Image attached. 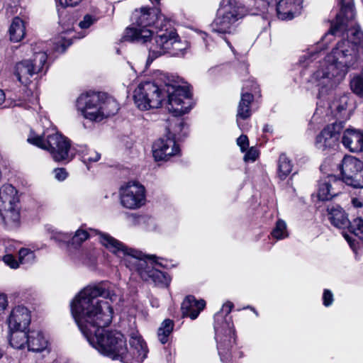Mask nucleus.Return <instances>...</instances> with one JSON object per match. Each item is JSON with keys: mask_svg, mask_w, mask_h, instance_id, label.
<instances>
[{"mask_svg": "<svg viewBox=\"0 0 363 363\" xmlns=\"http://www.w3.org/2000/svg\"><path fill=\"white\" fill-rule=\"evenodd\" d=\"M116 294L106 284L88 286L72 300L71 313L80 331L90 345L104 356L123 362L126 340L118 331H105L113 318L110 302Z\"/></svg>", "mask_w": 363, "mask_h": 363, "instance_id": "nucleus-1", "label": "nucleus"}, {"mask_svg": "<svg viewBox=\"0 0 363 363\" xmlns=\"http://www.w3.org/2000/svg\"><path fill=\"white\" fill-rule=\"evenodd\" d=\"M132 24L123 34V39L130 42L144 43L150 39L154 30L155 36L151 39L147 64H151L155 59L163 55L175 43L176 31L169 21L160 13L158 8L142 7L135 9L131 16Z\"/></svg>", "mask_w": 363, "mask_h": 363, "instance_id": "nucleus-2", "label": "nucleus"}, {"mask_svg": "<svg viewBox=\"0 0 363 363\" xmlns=\"http://www.w3.org/2000/svg\"><path fill=\"white\" fill-rule=\"evenodd\" d=\"M357 60V48L345 40L339 41L308 80L307 89L322 98L345 78Z\"/></svg>", "mask_w": 363, "mask_h": 363, "instance_id": "nucleus-3", "label": "nucleus"}, {"mask_svg": "<svg viewBox=\"0 0 363 363\" xmlns=\"http://www.w3.org/2000/svg\"><path fill=\"white\" fill-rule=\"evenodd\" d=\"M136 106L142 111L159 108L167 97V108L172 116H182L192 108L191 93L185 82L168 80L162 86L152 82L139 84L133 91Z\"/></svg>", "mask_w": 363, "mask_h": 363, "instance_id": "nucleus-4", "label": "nucleus"}, {"mask_svg": "<svg viewBox=\"0 0 363 363\" xmlns=\"http://www.w3.org/2000/svg\"><path fill=\"white\" fill-rule=\"evenodd\" d=\"M99 240L110 252L121 257V263L133 273L138 274L145 281L152 282L161 287L169 286V276L157 269L153 260H147L145 255L138 250L129 248L108 233H99Z\"/></svg>", "mask_w": 363, "mask_h": 363, "instance_id": "nucleus-5", "label": "nucleus"}, {"mask_svg": "<svg viewBox=\"0 0 363 363\" xmlns=\"http://www.w3.org/2000/svg\"><path fill=\"white\" fill-rule=\"evenodd\" d=\"M233 308V303L227 302L214 316L215 339L223 363H235L243 355L236 345L234 325L229 316Z\"/></svg>", "mask_w": 363, "mask_h": 363, "instance_id": "nucleus-6", "label": "nucleus"}, {"mask_svg": "<svg viewBox=\"0 0 363 363\" xmlns=\"http://www.w3.org/2000/svg\"><path fill=\"white\" fill-rule=\"evenodd\" d=\"M340 11L336 15V18L333 23L330 31L322 38V44L332 40L333 35L343 34L347 32V37L350 44H353L357 48V45L363 48V33L355 27L354 21L355 9L354 0H338Z\"/></svg>", "mask_w": 363, "mask_h": 363, "instance_id": "nucleus-7", "label": "nucleus"}, {"mask_svg": "<svg viewBox=\"0 0 363 363\" xmlns=\"http://www.w3.org/2000/svg\"><path fill=\"white\" fill-rule=\"evenodd\" d=\"M177 116H172L168 118L167 135L157 140L152 145V155L156 161H167L180 153L176 138L180 140L185 137L188 133V125L183 118Z\"/></svg>", "mask_w": 363, "mask_h": 363, "instance_id": "nucleus-8", "label": "nucleus"}, {"mask_svg": "<svg viewBox=\"0 0 363 363\" xmlns=\"http://www.w3.org/2000/svg\"><path fill=\"white\" fill-rule=\"evenodd\" d=\"M254 0H228L217 11L211 23L212 30L218 33H229L239 19L251 11Z\"/></svg>", "mask_w": 363, "mask_h": 363, "instance_id": "nucleus-9", "label": "nucleus"}, {"mask_svg": "<svg viewBox=\"0 0 363 363\" xmlns=\"http://www.w3.org/2000/svg\"><path fill=\"white\" fill-rule=\"evenodd\" d=\"M28 142L42 149L48 150L53 160L56 162H68L72 160L76 154V150L71 147L70 141L62 135L55 133L44 136H30Z\"/></svg>", "mask_w": 363, "mask_h": 363, "instance_id": "nucleus-10", "label": "nucleus"}, {"mask_svg": "<svg viewBox=\"0 0 363 363\" xmlns=\"http://www.w3.org/2000/svg\"><path fill=\"white\" fill-rule=\"evenodd\" d=\"M41 45L32 48L33 58L17 62L13 67L12 74L22 85L27 86L37 79L38 74L44 71L47 61V53L40 50Z\"/></svg>", "mask_w": 363, "mask_h": 363, "instance_id": "nucleus-11", "label": "nucleus"}, {"mask_svg": "<svg viewBox=\"0 0 363 363\" xmlns=\"http://www.w3.org/2000/svg\"><path fill=\"white\" fill-rule=\"evenodd\" d=\"M21 206L16 189L11 184L0 188V217L9 230L21 225Z\"/></svg>", "mask_w": 363, "mask_h": 363, "instance_id": "nucleus-12", "label": "nucleus"}, {"mask_svg": "<svg viewBox=\"0 0 363 363\" xmlns=\"http://www.w3.org/2000/svg\"><path fill=\"white\" fill-rule=\"evenodd\" d=\"M121 205L128 209L135 210L146 203V191L143 185L136 182H130L120 189Z\"/></svg>", "mask_w": 363, "mask_h": 363, "instance_id": "nucleus-13", "label": "nucleus"}, {"mask_svg": "<svg viewBox=\"0 0 363 363\" xmlns=\"http://www.w3.org/2000/svg\"><path fill=\"white\" fill-rule=\"evenodd\" d=\"M101 93L87 92L81 94L77 100V109L84 117L92 121H100L103 119L101 110Z\"/></svg>", "mask_w": 363, "mask_h": 363, "instance_id": "nucleus-14", "label": "nucleus"}, {"mask_svg": "<svg viewBox=\"0 0 363 363\" xmlns=\"http://www.w3.org/2000/svg\"><path fill=\"white\" fill-rule=\"evenodd\" d=\"M344 128L342 121H335L326 125L315 137V146L323 152L335 149L338 145L340 133Z\"/></svg>", "mask_w": 363, "mask_h": 363, "instance_id": "nucleus-15", "label": "nucleus"}, {"mask_svg": "<svg viewBox=\"0 0 363 363\" xmlns=\"http://www.w3.org/2000/svg\"><path fill=\"white\" fill-rule=\"evenodd\" d=\"M129 343L130 349L124 354L123 362L129 363L131 361L142 362L147 356L148 349L146 342L138 331H133L130 334Z\"/></svg>", "mask_w": 363, "mask_h": 363, "instance_id": "nucleus-16", "label": "nucleus"}, {"mask_svg": "<svg viewBox=\"0 0 363 363\" xmlns=\"http://www.w3.org/2000/svg\"><path fill=\"white\" fill-rule=\"evenodd\" d=\"M59 23L61 30L56 41L52 43L55 45L53 49L55 52H63L66 48L72 43L74 38L79 39L83 38L85 35L76 36L73 27L74 20L71 18H68L67 21H64V19L60 16Z\"/></svg>", "mask_w": 363, "mask_h": 363, "instance_id": "nucleus-17", "label": "nucleus"}, {"mask_svg": "<svg viewBox=\"0 0 363 363\" xmlns=\"http://www.w3.org/2000/svg\"><path fill=\"white\" fill-rule=\"evenodd\" d=\"M342 182L334 175H328L320 181L318 197L320 200L328 201L341 193Z\"/></svg>", "mask_w": 363, "mask_h": 363, "instance_id": "nucleus-18", "label": "nucleus"}, {"mask_svg": "<svg viewBox=\"0 0 363 363\" xmlns=\"http://www.w3.org/2000/svg\"><path fill=\"white\" fill-rule=\"evenodd\" d=\"M10 330H26L30 323L28 309L22 306L14 307L7 320Z\"/></svg>", "mask_w": 363, "mask_h": 363, "instance_id": "nucleus-19", "label": "nucleus"}, {"mask_svg": "<svg viewBox=\"0 0 363 363\" xmlns=\"http://www.w3.org/2000/svg\"><path fill=\"white\" fill-rule=\"evenodd\" d=\"M303 0H280L277 5V14L281 20H291L299 15Z\"/></svg>", "mask_w": 363, "mask_h": 363, "instance_id": "nucleus-20", "label": "nucleus"}, {"mask_svg": "<svg viewBox=\"0 0 363 363\" xmlns=\"http://www.w3.org/2000/svg\"><path fill=\"white\" fill-rule=\"evenodd\" d=\"M342 143L350 152H363V131L354 128L346 129L343 133Z\"/></svg>", "mask_w": 363, "mask_h": 363, "instance_id": "nucleus-21", "label": "nucleus"}, {"mask_svg": "<svg viewBox=\"0 0 363 363\" xmlns=\"http://www.w3.org/2000/svg\"><path fill=\"white\" fill-rule=\"evenodd\" d=\"M206 303L203 300L197 301L194 296H188L182 303V315L194 320L203 309Z\"/></svg>", "mask_w": 363, "mask_h": 363, "instance_id": "nucleus-22", "label": "nucleus"}, {"mask_svg": "<svg viewBox=\"0 0 363 363\" xmlns=\"http://www.w3.org/2000/svg\"><path fill=\"white\" fill-rule=\"evenodd\" d=\"M340 168L342 177L341 181L343 183L350 177H352L355 172L363 168V162L353 156L346 155L342 159Z\"/></svg>", "mask_w": 363, "mask_h": 363, "instance_id": "nucleus-23", "label": "nucleus"}, {"mask_svg": "<svg viewBox=\"0 0 363 363\" xmlns=\"http://www.w3.org/2000/svg\"><path fill=\"white\" fill-rule=\"evenodd\" d=\"M254 100V96L250 92H241V97L239 101L236 121L238 127L242 129L240 119L245 120L250 117L251 113V104Z\"/></svg>", "mask_w": 363, "mask_h": 363, "instance_id": "nucleus-24", "label": "nucleus"}, {"mask_svg": "<svg viewBox=\"0 0 363 363\" xmlns=\"http://www.w3.org/2000/svg\"><path fill=\"white\" fill-rule=\"evenodd\" d=\"M48 340L40 330L28 331V350L41 352L47 349Z\"/></svg>", "mask_w": 363, "mask_h": 363, "instance_id": "nucleus-25", "label": "nucleus"}, {"mask_svg": "<svg viewBox=\"0 0 363 363\" xmlns=\"http://www.w3.org/2000/svg\"><path fill=\"white\" fill-rule=\"evenodd\" d=\"M327 211L328 219L334 226L345 229L349 225L350 220L340 206L332 205L328 207Z\"/></svg>", "mask_w": 363, "mask_h": 363, "instance_id": "nucleus-26", "label": "nucleus"}, {"mask_svg": "<svg viewBox=\"0 0 363 363\" xmlns=\"http://www.w3.org/2000/svg\"><path fill=\"white\" fill-rule=\"evenodd\" d=\"M347 228L349 229V231L352 234V235H350L345 233H343V236L350 247L354 250L355 239L353 238V236L357 237L363 241V219L360 218L354 219L352 222H350V224Z\"/></svg>", "mask_w": 363, "mask_h": 363, "instance_id": "nucleus-27", "label": "nucleus"}, {"mask_svg": "<svg viewBox=\"0 0 363 363\" xmlns=\"http://www.w3.org/2000/svg\"><path fill=\"white\" fill-rule=\"evenodd\" d=\"M10 40L18 43L22 40L26 35V23L19 17H15L10 26Z\"/></svg>", "mask_w": 363, "mask_h": 363, "instance_id": "nucleus-28", "label": "nucleus"}, {"mask_svg": "<svg viewBox=\"0 0 363 363\" xmlns=\"http://www.w3.org/2000/svg\"><path fill=\"white\" fill-rule=\"evenodd\" d=\"M9 343L15 349L28 348V333L25 330H10Z\"/></svg>", "mask_w": 363, "mask_h": 363, "instance_id": "nucleus-29", "label": "nucleus"}, {"mask_svg": "<svg viewBox=\"0 0 363 363\" xmlns=\"http://www.w3.org/2000/svg\"><path fill=\"white\" fill-rule=\"evenodd\" d=\"M294 164L292 161L284 153L281 154L277 161V177L285 180L291 173Z\"/></svg>", "mask_w": 363, "mask_h": 363, "instance_id": "nucleus-30", "label": "nucleus"}, {"mask_svg": "<svg viewBox=\"0 0 363 363\" xmlns=\"http://www.w3.org/2000/svg\"><path fill=\"white\" fill-rule=\"evenodd\" d=\"M101 95L104 96L101 97V110L103 113V118L115 115L119 109L117 101L113 97L108 96L106 94L101 93Z\"/></svg>", "mask_w": 363, "mask_h": 363, "instance_id": "nucleus-31", "label": "nucleus"}, {"mask_svg": "<svg viewBox=\"0 0 363 363\" xmlns=\"http://www.w3.org/2000/svg\"><path fill=\"white\" fill-rule=\"evenodd\" d=\"M174 322L170 319H165L160 325L157 330V337L162 344H165L169 340V337L174 329Z\"/></svg>", "mask_w": 363, "mask_h": 363, "instance_id": "nucleus-32", "label": "nucleus"}, {"mask_svg": "<svg viewBox=\"0 0 363 363\" xmlns=\"http://www.w3.org/2000/svg\"><path fill=\"white\" fill-rule=\"evenodd\" d=\"M271 235L277 240H284L289 235L287 225L282 219H279L275 223V226L271 232Z\"/></svg>", "mask_w": 363, "mask_h": 363, "instance_id": "nucleus-33", "label": "nucleus"}, {"mask_svg": "<svg viewBox=\"0 0 363 363\" xmlns=\"http://www.w3.org/2000/svg\"><path fill=\"white\" fill-rule=\"evenodd\" d=\"M345 110V105L340 104L338 101H333L329 104L328 111L325 113V122H330L333 117L337 119L340 118L342 116V112Z\"/></svg>", "mask_w": 363, "mask_h": 363, "instance_id": "nucleus-34", "label": "nucleus"}, {"mask_svg": "<svg viewBox=\"0 0 363 363\" xmlns=\"http://www.w3.org/2000/svg\"><path fill=\"white\" fill-rule=\"evenodd\" d=\"M18 259L20 264H33L36 259V256L32 250L27 247H20L18 250Z\"/></svg>", "mask_w": 363, "mask_h": 363, "instance_id": "nucleus-35", "label": "nucleus"}, {"mask_svg": "<svg viewBox=\"0 0 363 363\" xmlns=\"http://www.w3.org/2000/svg\"><path fill=\"white\" fill-rule=\"evenodd\" d=\"M176 40L175 43L168 49L167 52H165L163 55L166 53H171L172 55L182 57L184 55V50L187 48V45L186 42L182 43L179 40V36L176 33Z\"/></svg>", "mask_w": 363, "mask_h": 363, "instance_id": "nucleus-36", "label": "nucleus"}, {"mask_svg": "<svg viewBox=\"0 0 363 363\" xmlns=\"http://www.w3.org/2000/svg\"><path fill=\"white\" fill-rule=\"evenodd\" d=\"M320 52L318 51V48H311L309 52L303 55L299 60V63L303 67H306L310 62L320 57Z\"/></svg>", "mask_w": 363, "mask_h": 363, "instance_id": "nucleus-37", "label": "nucleus"}, {"mask_svg": "<svg viewBox=\"0 0 363 363\" xmlns=\"http://www.w3.org/2000/svg\"><path fill=\"white\" fill-rule=\"evenodd\" d=\"M89 238V232L82 228H79L73 235H71V245L79 246L83 242Z\"/></svg>", "mask_w": 363, "mask_h": 363, "instance_id": "nucleus-38", "label": "nucleus"}, {"mask_svg": "<svg viewBox=\"0 0 363 363\" xmlns=\"http://www.w3.org/2000/svg\"><path fill=\"white\" fill-rule=\"evenodd\" d=\"M346 184L350 185L354 188L362 189L363 188V168H361L358 172H355L352 177H350L348 180L345 182Z\"/></svg>", "mask_w": 363, "mask_h": 363, "instance_id": "nucleus-39", "label": "nucleus"}, {"mask_svg": "<svg viewBox=\"0 0 363 363\" xmlns=\"http://www.w3.org/2000/svg\"><path fill=\"white\" fill-rule=\"evenodd\" d=\"M101 155L94 150L88 149L82 152V161L86 166L99 161Z\"/></svg>", "mask_w": 363, "mask_h": 363, "instance_id": "nucleus-40", "label": "nucleus"}, {"mask_svg": "<svg viewBox=\"0 0 363 363\" xmlns=\"http://www.w3.org/2000/svg\"><path fill=\"white\" fill-rule=\"evenodd\" d=\"M2 245L4 248L5 254H14L18 252L20 247V242L14 240H4Z\"/></svg>", "mask_w": 363, "mask_h": 363, "instance_id": "nucleus-41", "label": "nucleus"}, {"mask_svg": "<svg viewBox=\"0 0 363 363\" xmlns=\"http://www.w3.org/2000/svg\"><path fill=\"white\" fill-rule=\"evenodd\" d=\"M2 261L12 269H17L21 266L18 259H16L13 254H5L2 256Z\"/></svg>", "mask_w": 363, "mask_h": 363, "instance_id": "nucleus-42", "label": "nucleus"}, {"mask_svg": "<svg viewBox=\"0 0 363 363\" xmlns=\"http://www.w3.org/2000/svg\"><path fill=\"white\" fill-rule=\"evenodd\" d=\"M71 235L67 233L55 231L52 233L51 239L58 242L71 244Z\"/></svg>", "mask_w": 363, "mask_h": 363, "instance_id": "nucleus-43", "label": "nucleus"}, {"mask_svg": "<svg viewBox=\"0 0 363 363\" xmlns=\"http://www.w3.org/2000/svg\"><path fill=\"white\" fill-rule=\"evenodd\" d=\"M258 85L253 79H249L244 82L241 92H250L252 95L256 94L259 91Z\"/></svg>", "mask_w": 363, "mask_h": 363, "instance_id": "nucleus-44", "label": "nucleus"}, {"mask_svg": "<svg viewBox=\"0 0 363 363\" xmlns=\"http://www.w3.org/2000/svg\"><path fill=\"white\" fill-rule=\"evenodd\" d=\"M5 102V107L6 106H22L23 103L21 100H16L12 99H6V95L5 93L0 89V106Z\"/></svg>", "mask_w": 363, "mask_h": 363, "instance_id": "nucleus-45", "label": "nucleus"}, {"mask_svg": "<svg viewBox=\"0 0 363 363\" xmlns=\"http://www.w3.org/2000/svg\"><path fill=\"white\" fill-rule=\"evenodd\" d=\"M96 21V18H94L93 16L86 15L84 16L83 20L79 22V26L82 29L88 28L92 24H94Z\"/></svg>", "mask_w": 363, "mask_h": 363, "instance_id": "nucleus-46", "label": "nucleus"}, {"mask_svg": "<svg viewBox=\"0 0 363 363\" xmlns=\"http://www.w3.org/2000/svg\"><path fill=\"white\" fill-rule=\"evenodd\" d=\"M258 157V151L255 147H250L245 153L244 160L245 162H255Z\"/></svg>", "mask_w": 363, "mask_h": 363, "instance_id": "nucleus-47", "label": "nucleus"}, {"mask_svg": "<svg viewBox=\"0 0 363 363\" xmlns=\"http://www.w3.org/2000/svg\"><path fill=\"white\" fill-rule=\"evenodd\" d=\"M333 294L329 289H325L323 294V303L325 307L332 305L333 302Z\"/></svg>", "mask_w": 363, "mask_h": 363, "instance_id": "nucleus-48", "label": "nucleus"}, {"mask_svg": "<svg viewBox=\"0 0 363 363\" xmlns=\"http://www.w3.org/2000/svg\"><path fill=\"white\" fill-rule=\"evenodd\" d=\"M237 144L240 147L242 152H245L249 147V140L245 135H241L237 139Z\"/></svg>", "mask_w": 363, "mask_h": 363, "instance_id": "nucleus-49", "label": "nucleus"}, {"mask_svg": "<svg viewBox=\"0 0 363 363\" xmlns=\"http://www.w3.org/2000/svg\"><path fill=\"white\" fill-rule=\"evenodd\" d=\"M57 4H60L62 7L75 6L81 2L82 0H55Z\"/></svg>", "mask_w": 363, "mask_h": 363, "instance_id": "nucleus-50", "label": "nucleus"}, {"mask_svg": "<svg viewBox=\"0 0 363 363\" xmlns=\"http://www.w3.org/2000/svg\"><path fill=\"white\" fill-rule=\"evenodd\" d=\"M55 177L59 181L65 180L67 177L66 170L63 168H57L54 170Z\"/></svg>", "mask_w": 363, "mask_h": 363, "instance_id": "nucleus-51", "label": "nucleus"}, {"mask_svg": "<svg viewBox=\"0 0 363 363\" xmlns=\"http://www.w3.org/2000/svg\"><path fill=\"white\" fill-rule=\"evenodd\" d=\"M8 306L7 297L5 294L0 293V313L4 311Z\"/></svg>", "mask_w": 363, "mask_h": 363, "instance_id": "nucleus-52", "label": "nucleus"}, {"mask_svg": "<svg viewBox=\"0 0 363 363\" xmlns=\"http://www.w3.org/2000/svg\"><path fill=\"white\" fill-rule=\"evenodd\" d=\"M323 113V108H318L312 117V123H318V119Z\"/></svg>", "mask_w": 363, "mask_h": 363, "instance_id": "nucleus-53", "label": "nucleus"}, {"mask_svg": "<svg viewBox=\"0 0 363 363\" xmlns=\"http://www.w3.org/2000/svg\"><path fill=\"white\" fill-rule=\"evenodd\" d=\"M40 44H43V45H41V47H40V50L41 51H45V52L47 53V57H48V52H50L49 49L47 48V46H48V43H39L35 44V45L33 46V48H34L35 46L39 45H40ZM51 45V43H48V45Z\"/></svg>", "mask_w": 363, "mask_h": 363, "instance_id": "nucleus-54", "label": "nucleus"}, {"mask_svg": "<svg viewBox=\"0 0 363 363\" xmlns=\"http://www.w3.org/2000/svg\"><path fill=\"white\" fill-rule=\"evenodd\" d=\"M40 44H43V45H41V47H40V50L41 51H45V52L47 53V57H48V52H50L49 49L47 48V46H48V43H39L35 44V45L33 46V48H34L35 46L39 45H40ZM51 45V43H48V45Z\"/></svg>", "mask_w": 363, "mask_h": 363, "instance_id": "nucleus-55", "label": "nucleus"}, {"mask_svg": "<svg viewBox=\"0 0 363 363\" xmlns=\"http://www.w3.org/2000/svg\"><path fill=\"white\" fill-rule=\"evenodd\" d=\"M145 257H146V259L149 261V260H153L155 261V257H147L145 255ZM156 262H154V264H158V262L157 261L155 260ZM159 265H161V263H159Z\"/></svg>", "mask_w": 363, "mask_h": 363, "instance_id": "nucleus-56", "label": "nucleus"}, {"mask_svg": "<svg viewBox=\"0 0 363 363\" xmlns=\"http://www.w3.org/2000/svg\"><path fill=\"white\" fill-rule=\"evenodd\" d=\"M353 203L357 207L361 206L360 202L357 201L356 199L353 200Z\"/></svg>", "mask_w": 363, "mask_h": 363, "instance_id": "nucleus-57", "label": "nucleus"}, {"mask_svg": "<svg viewBox=\"0 0 363 363\" xmlns=\"http://www.w3.org/2000/svg\"><path fill=\"white\" fill-rule=\"evenodd\" d=\"M204 36H207V35L206 33H203L202 35V38L205 40Z\"/></svg>", "mask_w": 363, "mask_h": 363, "instance_id": "nucleus-58", "label": "nucleus"}, {"mask_svg": "<svg viewBox=\"0 0 363 363\" xmlns=\"http://www.w3.org/2000/svg\"><path fill=\"white\" fill-rule=\"evenodd\" d=\"M154 1H156V2H159L160 1V0H154Z\"/></svg>", "mask_w": 363, "mask_h": 363, "instance_id": "nucleus-59", "label": "nucleus"}]
</instances>
